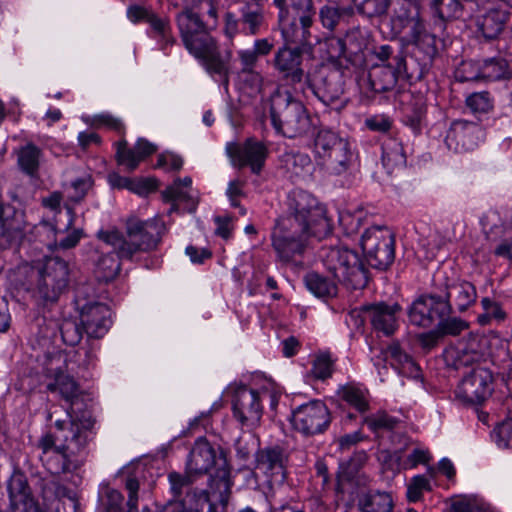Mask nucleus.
I'll return each mask as SVG.
<instances>
[{"label": "nucleus", "instance_id": "obj_62", "mask_svg": "<svg viewBox=\"0 0 512 512\" xmlns=\"http://www.w3.org/2000/svg\"><path fill=\"white\" fill-rule=\"evenodd\" d=\"M366 460L367 455L364 451L356 452L347 462L341 463L340 467L350 478L358 472Z\"/></svg>", "mask_w": 512, "mask_h": 512}, {"label": "nucleus", "instance_id": "obj_4", "mask_svg": "<svg viewBox=\"0 0 512 512\" xmlns=\"http://www.w3.org/2000/svg\"><path fill=\"white\" fill-rule=\"evenodd\" d=\"M219 467L211 476L209 489L211 495L221 504H227L233 481L231 470L228 465L225 453L220 449L217 456L215 447L205 438L199 437L195 440L186 462V472L195 477L206 474L214 465Z\"/></svg>", "mask_w": 512, "mask_h": 512}, {"label": "nucleus", "instance_id": "obj_51", "mask_svg": "<svg viewBox=\"0 0 512 512\" xmlns=\"http://www.w3.org/2000/svg\"><path fill=\"white\" fill-rule=\"evenodd\" d=\"M194 478V475H190L187 472L185 475L177 472H171L168 475V480L173 497L177 499L180 498L184 492H186V494L190 493L188 490Z\"/></svg>", "mask_w": 512, "mask_h": 512}, {"label": "nucleus", "instance_id": "obj_34", "mask_svg": "<svg viewBox=\"0 0 512 512\" xmlns=\"http://www.w3.org/2000/svg\"><path fill=\"white\" fill-rule=\"evenodd\" d=\"M304 283L306 288L318 298H330L337 294L336 283L317 272L307 273Z\"/></svg>", "mask_w": 512, "mask_h": 512}, {"label": "nucleus", "instance_id": "obj_52", "mask_svg": "<svg viewBox=\"0 0 512 512\" xmlns=\"http://www.w3.org/2000/svg\"><path fill=\"white\" fill-rule=\"evenodd\" d=\"M364 423L374 432L379 430H392L398 423L395 417L388 415L386 412H378L374 415L364 418Z\"/></svg>", "mask_w": 512, "mask_h": 512}, {"label": "nucleus", "instance_id": "obj_46", "mask_svg": "<svg viewBox=\"0 0 512 512\" xmlns=\"http://www.w3.org/2000/svg\"><path fill=\"white\" fill-rule=\"evenodd\" d=\"M92 185L89 177L78 178L65 186L64 192L69 201L78 203L84 199Z\"/></svg>", "mask_w": 512, "mask_h": 512}, {"label": "nucleus", "instance_id": "obj_27", "mask_svg": "<svg viewBox=\"0 0 512 512\" xmlns=\"http://www.w3.org/2000/svg\"><path fill=\"white\" fill-rule=\"evenodd\" d=\"M385 358L390 362L391 366L398 374L413 378H421V369L414 359L404 352L399 343L390 344L385 350Z\"/></svg>", "mask_w": 512, "mask_h": 512}, {"label": "nucleus", "instance_id": "obj_13", "mask_svg": "<svg viewBox=\"0 0 512 512\" xmlns=\"http://www.w3.org/2000/svg\"><path fill=\"white\" fill-rule=\"evenodd\" d=\"M65 360L61 355L48 356L44 363V375L47 379L46 388L51 393L58 392L60 396L70 403L68 417L75 415L74 405L77 403L82 391L78 383L64 372Z\"/></svg>", "mask_w": 512, "mask_h": 512}, {"label": "nucleus", "instance_id": "obj_5", "mask_svg": "<svg viewBox=\"0 0 512 512\" xmlns=\"http://www.w3.org/2000/svg\"><path fill=\"white\" fill-rule=\"evenodd\" d=\"M94 423L92 417L85 413L81 417L70 416L68 421L56 420L55 432L46 433L38 441V447L42 450L41 460L53 454L58 445L68 449L71 454L80 453L93 438Z\"/></svg>", "mask_w": 512, "mask_h": 512}, {"label": "nucleus", "instance_id": "obj_49", "mask_svg": "<svg viewBox=\"0 0 512 512\" xmlns=\"http://www.w3.org/2000/svg\"><path fill=\"white\" fill-rule=\"evenodd\" d=\"M407 25L410 27V41L415 45L426 42L428 45L434 44V37L426 32L422 20L418 16L411 17Z\"/></svg>", "mask_w": 512, "mask_h": 512}, {"label": "nucleus", "instance_id": "obj_33", "mask_svg": "<svg viewBox=\"0 0 512 512\" xmlns=\"http://www.w3.org/2000/svg\"><path fill=\"white\" fill-rule=\"evenodd\" d=\"M42 151L33 143H27L17 151V162L21 171L29 176L38 173Z\"/></svg>", "mask_w": 512, "mask_h": 512}, {"label": "nucleus", "instance_id": "obj_28", "mask_svg": "<svg viewBox=\"0 0 512 512\" xmlns=\"http://www.w3.org/2000/svg\"><path fill=\"white\" fill-rule=\"evenodd\" d=\"M508 19L507 11L492 8L477 18L476 26L486 40H494L503 32Z\"/></svg>", "mask_w": 512, "mask_h": 512}, {"label": "nucleus", "instance_id": "obj_40", "mask_svg": "<svg viewBox=\"0 0 512 512\" xmlns=\"http://www.w3.org/2000/svg\"><path fill=\"white\" fill-rule=\"evenodd\" d=\"M481 62L482 80L496 81L508 77V63L500 57L484 59Z\"/></svg>", "mask_w": 512, "mask_h": 512}, {"label": "nucleus", "instance_id": "obj_56", "mask_svg": "<svg viewBox=\"0 0 512 512\" xmlns=\"http://www.w3.org/2000/svg\"><path fill=\"white\" fill-rule=\"evenodd\" d=\"M430 481L424 475L414 476L407 487V498L410 502L419 501L424 491H430Z\"/></svg>", "mask_w": 512, "mask_h": 512}, {"label": "nucleus", "instance_id": "obj_50", "mask_svg": "<svg viewBox=\"0 0 512 512\" xmlns=\"http://www.w3.org/2000/svg\"><path fill=\"white\" fill-rule=\"evenodd\" d=\"M59 329L63 342L69 346L77 345L82 339V329L74 320L64 319Z\"/></svg>", "mask_w": 512, "mask_h": 512}, {"label": "nucleus", "instance_id": "obj_3", "mask_svg": "<svg viewBox=\"0 0 512 512\" xmlns=\"http://www.w3.org/2000/svg\"><path fill=\"white\" fill-rule=\"evenodd\" d=\"M165 222L160 217L142 220L130 217L126 221V236L118 230L99 231L98 239L110 245L118 257L133 261L139 253L154 251L166 234Z\"/></svg>", "mask_w": 512, "mask_h": 512}, {"label": "nucleus", "instance_id": "obj_42", "mask_svg": "<svg viewBox=\"0 0 512 512\" xmlns=\"http://www.w3.org/2000/svg\"><path fill=\"white\" fill-rule=\"evenodd\" d=\"M147 24H149L155 38H158L166 44H172L174 42L170 22L167 18L159 17L153 12Z\"/></svg>", "mask_w": 512, "mask_h": 512}, {"label": "nucleus", "instance_id": "obj_8", "mask_svg": "<svg viewBox=\"0 0 512 512\" xmlns=\"http://www.w3.org/2000/svg\"><path fill=\"white\" fill-rule=\"evenodd\" d=\"M323 263L333 277L346 287L360 289L366 286L367 274L359 255L344 246L323 251Z\"/></svg>", "mask_w": 512, "mask_h": 512}, {"label": "nucleus", "instance_id": "obj_41", "mask_svg": "<svg viewBox=\"0 0 512 512\" xmlns=\"http://www.w3.org/2000/svg\"><path fill=\"white\" fill-rule=\"evenodd\" d=\"M352 8H340L335 3L325 4L319 10V18L324 28L332 31L338 25L343 15H351Z\"/></svg>", "mask_w": 512, "mask_h": 512}, {"label": "nucleus", "instance_id": "obj_21", "mask_svg": "<svg viewBox=\"0 0 512 512\" xmlns=\"http://www.w3.org/2000/svg\"><path fill=\"white\" fill-rule=\"evenodd\" d=\"M110 308L99 302H90L80 309L82 328L90 338H102L112 325Z\"/></svg>", "mask_w": 512, "mask_h": 512}, {"label": "nucleus", "instance_id": "obj_29", "mask_svg": "<svg viewBox=\"0 0 512 512\" xmlns=\"http://www.w3.org/2000/svg\"><path fill=\"white\" fill-rule=\"evenodd\" d=\"M281 163L290 178H301L310 175L313 163L307 153L290 151L281 157Z\"/></svg>", "mask_w": 512, "mask_h": 512}, {"label": "nucleus", "instance_id": "obj_36", "mask_svg": "<svg viewBox=\"0 0 512 512\" xmlns=\"http://www.w3.org/2000/svg\"><path fill=\"white\" fill-rule=\"evenodd\" d=\"M179 13L208 17L210 22L218 23V6L214 0H182Z\"/></svg>", "mask_w": 512, "mask_h": 512}, {"label": "nucleus", "instance_id": "obj_15", "mask_svg": "<svg viewBox=\"0 0 512 512\" xmlns=\"http://www.w3.org/2000/svg\"><path fill=\"white\" fill-rule=\"evenodd\" d=\"M226 152L233 166L249 167L254 174L261 172L269 154L266 144L253 137L247 138L243 143H228Z\"/></svg>", "mask_w": 512, "mask_h": 512}, {"label": "nucleus", "instance_id": "obj_53", "mask_svg": "<svg viewBox=\"0 0 512 512\" xmlns=\"http://www.w3.org/2000/svg\"><path fill=\"white\" fill-rule=\"evenodd\" d=\"M467 107L474 113H486L493 107L492 98L489 92H475L467 96Z\"/></svg>", "mask_w": 512, "mask_h": 512}, {"label": "nucleus", "instance_id": "obj_38", "mask_svg": "<svg viewBox=\"0 0 512 512\" xmlns=\"http://www.w3.org/2000/svg\"><path fill=\"white\" fill-rule=\"evenodd\" d=\"M38 263L37 262H20L15 267L10 268L8 270L9 279L14 282L16 285L25 286L27 284L33 283L35 280L37 282L38 279Z\"/></svg>", "mask_w": 512, "mask_h": 512}, {"label": "nucleus", "instance_id": "obj_55", "mask_svg": "<svg viewBox=\"0 0 512 512\" xmlns=\"http://www.w3.org/2000/svg\"><path fill=\"white\" fill-rule=\"evenodd\" d=\"M237 54L241 64V72L250 75L255 81H260V75L254 71L258 62V57L254 51L252 49H241Z\"/></svg>", "mask_w": 512, "mask_h": 512}, {"label": "nucleus", "instance_id": "obj_22", "mask_svg": "<svg viewBox=\"0 0 512 512\" xmlns=\"http://www.w3.org/2000/svg\"><path fill=\"white\" fill-rule=\"evenodd\" d=\"M0 225V249L18 247L25 233L23 214L11 206L0 203Z\"/></svg>", "mask_w": 512, "mask_h": 512}, {"label": "nucleus", "instance_id": "obj_18", "mask_svg": "<svg viewBox=\"0 0 512 512\" xmlns=\"http://www.w3.org/2000/svg\"><path fill=\"white\" fill-rule=\"evenodd\" d=\"M492 373L483 367H477L465 376L457 388V396L472 404H481L493 391Z\"/></svg>", "mask_w": 512, "mask_h": 512}, {"label": "nucleus", "instance_id": "obj_14", "mask_svg": "<svg viewBox=\"0 0 512 512\" xmlns=\"http://www.w3.org/2000/svg\"><path fill=\"white\" fill-rule=\"evenodd\" d=\"M331 422L330 412L324 402L313 400L293 410L291 423L295 430L306 436L324 432Z\"/></svg>", "mask_w": 512, "mask_h": 512}, {"label": "nucleus", "instance_id": "obj_57", "mask_svg": "<svg viewBox=\"0 0 512 512\" xmlns=\"http://www.w3.org/2000/svg\"><path fill=\"white\" fill-rule=\"evenodd\" d=\"M438 330L443 335L457 336L468 329L469 324L465 320L457 317L439 319Z\"/></svg>", "mask_w": 512, "mask_h": 512}, {"label": "nucleus", "instance_id": "obj_10", "mask_svg": "<svg viewBox=\"0 0 512 512\" xmlns=\"http://www.w3.org/2000/svg\"><path fill=\"white\" fill-rule=\"evenodd\" d=\"M315 14L312 0H290V12L285 17L278 15L286 42L310 45Z\"/></svg>", "mask_w": 512, "mask_h": 512}, {"label": "nucleus", "instance_id": "obj_45", "mask_svg": "<svg viewBox=\"0 0 512 512\" xmlns=\"http://www.w3.org/2000/svg\"><path fill=\"white\" fill-rule=\"evenodd\" d=\"M492 437L499 448L512 449V417L499 423L494 428Z\"/></svg>", "mask_w": 512, "mask_h": 512}, {"label": "nucleus", "instance_id": "obj_16", "mask_svg": "<svg viewBox=\"0 0 512 512\" xmlns=\"http://www.w3.org/2000/svg\"><path fill=\"white\" fill-rule=\"evenodd\" d=\"M267 395V391L258 392L246 387L236 391L233 399L234 417L247 427L256 426L262 417L261 401Z\"/></svg>", "mask_w": 512, "mask_h": 512}, {"label": "nucleus", "instance_id": "obj_47", "mask_svg": "<svg viewBox=\"0 0 512 512\" xmlns=\"http://www.w3.org/2000/svg\"><path fill=\"white\" fill-rule=\"evenodd\" d=\"M456 79L460 82L482 80L480 61H463L456 70Z\"/></svg>", "mask_w": 512, "mask_h": 512}, {"label": "nucleus", "instance_id": "obj_48", "mask_svg": "<svg viewBox=\"0 0 512 512\" xmlns=\"http://www.w3.org/2000/svg\"><path fill=\"white\" fill-rule=\"evenodd\" d=\"M116 158L119 165H122L129 172L134 171L141 159L134 148H128L126 142H120L117 147Z\"/></svg>", "mask_w": 512, "mask_h": 512}, {"label": "nucleus", "instance_id": "obj_19", "mask_svg": "<svg viewBox=\"0 0 512 512\" xmlns=\"http://www.w3.org/2000/svg\"><path fill=\"white\" fill-rule=\"evenodd\" d=\"M361 311L372 328L385 336L392 335L398 328V315L401 312V306L398 303L376 302L364 305Z\"/></svg>", "mask_w": 512, "mask_h": 512}, {"label": "nucleus", "instance_id": "obj_37", "mask_svg": "<svg viewBox=\"0 0 512 512\" xmlns=\"http://www.w3.org/2000/svg\"><path fill=\"white\" fill-rule=\"evenodd\" d=\"M209 492L200 491L187 493L181 501V512H216V507L210 501Z\"/></svg>", "mask_w": 512, "mask_h": 512}, {"label": "nucleus", "instance_id": "obj_9", "mask_svg": "<svg viewBox=\"0 0 512 512\" xmlns=\"http://www.w3.org/2000/svg\"><path fill=\"white\" fill-rule=\"evenodd\" d=\"M307 83L313 94L326 106L340 111L348 103L344 96V74L341 69L322 64L307 75Z\"/></svg>", "mask_w": 512, "mask_h": 512}, {"label": "nucleus", "instance_id": "obj_54", "mask_svg": "<svg viewBox=\"0 0 512 512\" xmlns=\"http://www.w3.org/2000/svg\"><path fill=\"white\" fill-rule=\"evenodd\" d=\"M354 4L357 6V10L360 14L367 17L380 16L386 13L389 0H356Z\"/></svg>", "mask_w": 512, "mask_h": 512}, {"label": "nucleus", "instance_id": "obj_58", "mask_svg": "<svg viewBox=\"0 0 512 512\" xmlns=\"http://www.w3.org/2000/svg\"><path fill=\"white\" fill-rule=\"evenodd\" d=\"M242 22L248 28L250 34L258 33L261 25L264 22V15L261 9L250 10L246 9L242 12Z\"/></svg>", "mask_w": 512, "mask_h": 512}, {"label": "nucleus", "instance_id": "obj_61", "mask_svg": "<svg viewBox=\"0 0 512 512\" xmlns=\"http://www.w3.org/2000/svg\"><path fill=\"white\" fill-rule=\"evenodd\" d=\"M481 305L483 310L487 311L488 315H490L493 321H495L496 323H502L508 317L506 311H504L501 304L496 301H493L489 297L482 298Z\"/></svg>", "mask_w": 512, "mask_h": 512}, {"label": "nucleus", "instance_id": "obj_26", "mask_svg": "<svg viewBox=\"0 0 512 512\" xmlns=\"http://www.w3.org/2000/svg\"><path fill=\"white\" fill-rule=\"evenodd\" d=\"M256 469L274 481L285 479L284 456L282 449L271 447L259 450L256 454Z\"/></svg>", "mask_w": 512, "mask_h": 512}, {"label": "nucleus", "instance_id": "obj_43", "mask_svg": "<svg viewBox=\"0 0 512 512\" xmlns=\"http://www.w3.org/2000/svg\"><path fill=\"white\" fill-rule=\"evenodd\" d=\"M334 360L329 353H321L313 360L311 374L319 380H325L332 376Z\"/></svg>", "mask_w": 512, "mask_h": 512}, {"label": "nucleus", "instance_id": "obj_31", "mask_svg": "<svg viewBox=\"0 0 512 512\" xmlns=\"http://www.w3.org/2000/svg\"><path fill=\"white\" fill-rule=\"evenodd\" d=\"M76 454L69 453L68 449L63 448L62 445H58L53 454L44 456L42 461L47 466V469L52 474H61L72 472L78 467L77 462L72 459Z\"/></svg>", "mask_w": 512, "mask_h": 512}, {"label": "nucleus", "instance_id": "obj_2", "mask_svg": "<svg viewBox=\"0 0 512 512\" xmlns=\"http://www.w3.org/2000/svg\"><path fill=\"white\" fill-rule=\"evenodd\" d=\"M175 22L186 50L202 63L211 76H218L227 87L232 52L226 50L222 53L217 40L210 33L218 23L210 22L208 17L186 13H177Z\"/></svg>", "mask_w": 512, "mask_h": 512}, {"label": "nucleus", "instance_id": "obj_1", "mask_svg": "<svg viewBox=\"0 0 512 512\" xmlns=\"http://www.w3.org/2000/svg\"><path fill=\"white\" fill-rule=\"evenodd\" d=\"M288 214L279 217L271 233L272 247L279 261L296 262L303 255L308 239H322L332 231L325 206L309 192L295 189L288 196Z\"/></svg>", "mask_w": 512, "mask_h": 512}, {"label": "nucleus", "instance_id": "obj_23", "mask_svg": "<svg viewBox=\"0 0 512 512\" xmlns=\"http://www.w3.org/2000/svg\"><path fill=\"white\" fill-rule=\"evenodd\" d=\"M302 62L303 53L300 48L283 46L274 55L273 67L283 79L295 84L304 78Z\"/></svg>", "mask_w": 512, "mask_h": 512}, {"label": "nucleus", "instance_id": "obj_35", "mask_svg": "<svg viewBox=\"0 0 512 512\" xmlns=\"http://www.w3.org/2000/svg\"><path fill=\"white\" fill-rule=\"evenodd\" d=\"M382 162L389 170L405 166L406 156L402 143L397 139L386 140L382 145Z\"/></svg>", "mask_w": 512, "mask_h": 512}, {"label": "nucleus", "instance_id": "obj_63", "mask_svg": "<svg viewBox=\"0 0 512 512\" xmlns=\"http://www.w3.org/2000/svg\"><path fill=\"white\" fill-rule=\"evenodd\" d=\"M226 195L230 201L231 206L233 207H239L240 208V214L245 215L246 209L243 207H240L239 199L244 195L243 193V182L239 180H234L229 182Z\"/></svg>", "mask_w": 512, "mask_h": 512}, {"label": "nucleus", "instance_id": "obj_30", "mask_svg": "<svg viewBox=\"0 0 512 512\" xmlns=\"http://www.w3.org/2000/svg\"><path fill=\"white\" fill-rule=\"evenodd\" d=\"M357 507L360 512H391L393 500L387 492L368 491L358 497Z\"/></svg>", "mask_w": 512, "mask_h": 512}, {"label": "nucleus", "instance_id": "obj_20", "mask_svg": "<svg viewBox=\"0 0 512 512\" xmlns=\"http://www.w3.org/2000/svg\"><path fill=\"white\" fill-rule=\"evenodd\" d=\"M482 128L475 122L455 120L446 135V144L456 152L474 150L483 138Z\"/></svg>", "mask_w": 512, "mask_h": 512}, {"label": "nucleus", "instance_id": "obj_32", "mask_svg": "<svg viewBox=\"0 0 512 512\" xmlns=\"http://www.w3.org/2000/svg\"><path fill=\"white\" fill-rule=\"evenodd\" d=\"M338 397L360 413L369 409L368 391L361 385L348 383L337 391Z\"/></svg>", "mask_w": 512, "mask_h": 512}, {"label": "nucleus", "instance_id": "obj_12", "mask_svg": "<svg viewBox=\"0 0 512 512\" xmlns=\"http://www.w3.org/2000/svg\"><path fill=\"white\" fill-rule=\"evenodd\" d=\"M69 265L59 257H47L38 263L36 289L44 301L54 302L69 283Z\"/></svg>", "mask_w": 512, "mask_h": 512}, {"label": "nucleus", "instance_id": "obj_7", "mask_svg": "<svg viewBox=\"0 0 512 512\" xmlns=\"http://www.w3.org/2000/svg\"><path fill=\"white\" fill-rule=\"evenodd\" d=\"M312 152L316 165L333 175L345 173L353 158L348 139L328 128L316 133Z\"/></svg>", "mask_w": 512, "mask_h": 512}, {"label": "nucleus", "instance_id": "obj_11", "mask_svg": "<svg viewBox=\"0 0 512 512\" xmlns=\"http://www.w3.org/2000/svg\"><path fill=\"white\" fill-rule=\"evenodd\" d=\"M395 239L385 226L367 228L360 239V246L368 265L376 269H386L395 258Z\"/></svg>", "mask_w": 512, "mask_h": 512}, {"label": "nucleus", "instance_id": "obj_17", "mask_svg": "<svg viewBox=\"0 0 512 512\" xmlns=\"http://www.w3.org/2000/svg\"><path fill=\"white\" fill-rule=\"evenodd\" d=\"M449 315V305L442 301V295L431 294L416 299L408 310L411 324L429 328L436 320Z\"/></svg>", "mask_w": 512, "mask_h": 512}, {"label": "nucleus", "instance_id": "obj_24", "mask_svg": "<svg viewBox=\"0 0 512 512\" xmlns=\"http://www.w3.org/2000/svg\"><path fill=\"white\" fill-rule=\"evenodd\" d=\"M477 300V289L469 281L455 280L446 284L442 301L449 305V314L453 311H467Z\"/></svg>", "mask_w": 512, "mask_h": 512}, {"label": "nucleus", "instance_id": "obj_6", "mask_svg": "<svg viewBox=\"0 0 512 512\" xmlns=\"http://www.w3.org/2000/svg\"><path fill=\"white\" fill-rule=\"evenodd\" d=\"M271 122L277 133L296 138L308 133L312 127L305 106L290 92L278 88L271 96Z\"/></svg>", "mask_w": 512, "mask_h": 512}, {"label": "nucleus", "instance_id": "obj_59", "mask_svg": "<svg viewBox=\"0 0 512 512\" xmlns=\"http://www.w3.org/2000/svg\"><path fill=\"white\" fill-rule=\"evenodd\" d=\"M257 446L258 440L255 438L254 435L249 434L240 436L235 443L237 456L242 460H246L249 458V456L252 454V452L256 449Z\"/></svg>", "mask_w": 512, "mask_h": 512}, {"label": "nucleus", "instance_id": "obj_60", "mask_svg": "<svg viewBox=\"0 0 512 512\" xmlns=\"http://www.w3.org/2000/svg\"><path fill=\"white\" fill-rule=\"evenodd\" d=\"M363 210L359 209L354 213L345 211L340 213L339 222L346 229L347 233L357 232L361 226Z\"/></svg>", "mask_w": 512, "mask_h": 512}, {"label": "nucleus", "instance_id": "obj_64", "mask_svg": "<svg viewBox=\"0 0 512 512\" xmlns=\"http://www.w3.org/2000/svg\"><path fill=\"white\" fill-rule=\"evenodd\" d=\"M367 128L375 132H387L392 126V120L386 115H374L365 120Z\"/></svg>", "mask_w": 512, "mask_h": 512}, {"label": "nucleus", "instance_id": "obj_39", "mask_svg": "<svg viewBox=\"0 0 512 512\" xmlns=\"http://www.w3.org/2000/svg\"><path fill=\"white\" fill-rule=\"evenodd\" d=\"M120 260L114 253L101 255L96 263L97 277L105 282L115 279L121 270Z\"/></svg>", "mask_w": 512, "mask_h": 512}, {"label": "nucleus", "instance_id": "obj_44", "mask_svg": "<svg viewBox=\"0 0 512 512\" xmlns=\"http://www.w3.org/2000/svg\"><path fill=\"white\" fill-rule=\"evenodd\" d=\"M432 6L442 20L458 18L462 12L460 0H433Z\"/></svg>", "mask_w": 512, "mask_h": 512}, {"label": "nucleus", "instance_id": "obj_25", "mask_svg": "<svg viewBox=\"0 0 512 512\" xmlns=\"http://www.w3.org/2000/svg\"><path fill=\"white\" fill-rule=\"evenodd\" d=\"M405 65L403 57L396 56L388 64H375L369 71L371 89L376 93H382L394 88L398 75Z\"/></svg>", "mask_w": 512, "mask_h": 512}]
</instances>
